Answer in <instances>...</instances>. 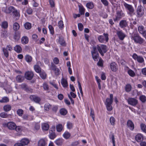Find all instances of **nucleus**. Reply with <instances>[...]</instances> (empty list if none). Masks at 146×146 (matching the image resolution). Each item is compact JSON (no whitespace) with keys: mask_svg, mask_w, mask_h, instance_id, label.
<instances>
[{"mask_svg":"<svg viewBox=\"0 0 146 146\" xmlns=\"http://www.w3.org/2000/svg\"><path fill=\"white\" fill-rule=\"evenodd\" d=\"M93 46L96 47V49L102 56L104 55V53H106L107 51L106 46L104 44L97 45L96 46Z\"/></svg>","mask_w":146,"mask_h":146,"instance_id":"nucleus-1","label":"nucleus"},{"mask_svg":"<svg viewBox=\"0 0 146 146\" xmlns=\"http://www.w3.org/2000/svg\"><path fill=\"white\" fill-rule=\"evenodd\" d=\"M124 5L126 9L128 11L127 13L129 15L131 16H132L135 15V11L132 5L126 3H125L124 4Z\"/></svg>","mask_w":146,"mask_h":146,"instance_id":"nucleus-2","label":"nucleus"},{"mask_svg":"<svg viewBox=\"0 0 146 146\" xmlns=\"http://www.w3.org/2000/svg\"><path fill=\"white\" fill-rule=\"evenodd\" d=\"M103 35L104 36L100 35L98 37L99 41L102 43H104L105 41L107 42L109 40V35L108 34L104 33Z\"/></svg>","mask_w":146,"mask_h":146,"instance_id":"nucleus-3","label":"nucleus"},{"mask_svg":"<svg viewBox=\"0 0 146 146\" xmlns=\"http://www.w3.org/2000/svg\"><path fill=\"white\" fill-rule=\"evenodd\" d=\"M131 38L134 40L135 42L140 44H142L144 41V40L141 38L139 36L137 35L134 36H132Z\"/></svg>","mask_w":146,"mask_h":146,"instance_id":"nucleus-4","label":"nucleus"},{"mask_svg":"<svg viewBox=\"0 0 146 146\" xmlns=\"http://www.w3.org/2000/svg\"><path fill=\"white\" fill-rule=\"evenodd\" d=\"M91 52L92 58L95 61H98V58L99 56V54L95 47L93 46Z\"/></svg>","mask_w":146,"mask_h":146,"instance_id":"nucleus-5","label":"nucleus"},{"mask_svg":"<svg viewBox=\"0 0 146 146\" xmlns=\"http://www.w3.org/2000/svg\"><path fill=\"white\" fill-rule=\"evenodd\" d=\"M91 52L92 58L95 61H98V58L99 56V54L95 47L93 46Z\"/></svg>","mask_w":146,"mask_h":146,"instance_id":"nucleus-6","label":"nucleus"},{"mask_svg":"<svg viewBox=\"0 0 146 146\" xmlns=\"http://www.w3.org/2000/svg\"><path fill=\"white\" fill-rule=\"evenodd\" d=\"M113 100H110L109 98L106 99L105 104L106 105L107 110L109 111H111L113 109L111 104L112 103Z\"/></svg>","mask_w":146,"mask_h":146,"instance_id":"nucleus-7","label":"nucleus"},{"mask_svg":"<svg viewBox=\"0 0 146 146\" xmlns=\"http://www.w3.org/2000/svg\"><path fill=\"white\" fill-rule=\"evenodd\" d=\"M127 101L129 104L133 106H135L138 103L137 100L133 98H129Z\"/></svg>","mask_w":146,"mask_h":146,"instance_id":"nucleus-8","label":"nucleus"},{"mask_svg":"<svg viewBox=\"0 0 146 146\" xmlns=\"http://www.w3.org/2000/svg\"><path fill=\"white\" fill-rule=\"evenodd\" d=\"M7 49L9 51H11L13 49L11 46L10 45H7L6 48H3V51L5 56L6 57H7L9 56V53Z\"/></svg>","mask_w":146,"mask_h":146,"instance_id":"nucleus-9","label":"nucleus"},{"mask_svg":"<svg viewBox=\"0 0 146 146\" xmlns=\"http://www.w3.org/2000/svg\"><path fill=\"white\" fill-rule=\"evenodd\" d=\"M133 58L135 60H136L139 63H142L144 61L143 57L140 56H138L136 54L134 53L132 56Z\"/></svg>","mask_w":146,"mask_h":146,"instance_id":"nucleus-10","label":"nucleus"},{"mask_svg":"<svg viewBox=\"0 0 146 146\" xmlns=\"http://www.w3.org/2000/svg\"><path fill=\"white\" fill-rule=\"evenodd\" d=\"M49 130V137L51 139H54L56 136L54 131L55 130V126L52 127Z\"/></svg>","mask_w":146,"mask_h":146,"instance_id":"nucleus-11","label":"nucleus"},{"mask_svg":"<svg viewBox=\"0 0 146 146\" xmlns=\"http://www.w3.org/2000/svg\"><path fill=\"white\" fill-rule=\"evenodd\" d=\"M137 16L138 17H141L143 15L144 10L143 9V7L141 6H138L137 11Z\"/></svg>","mask_w":146,"mask_h":146,"instance_id":"nucleus-12","label":"nucleus"},{"mask_svg":"<svg viewBox=\"0 0 146 146\" xmlns=\"http://www.w3.org/2000/svg\"><path fill=\"white\" fill-rule=\"evenodd\" d=\"M34 76L33 73L32 72L28 71L25 74V77L28 80H30L32 79Z\"/></svg>","mask_w":146,"mask_h":146,"instance_id":"nucleus-13","label":"nucleus"},{"mask_svg":"<svg viewBox=\"0 0 146 146\" xmlns=\"http://www.w3.org/2000/svg\"><path fill=\"white\" fill-rule=\"evenodd\" d=\"M5 125L9 129L14 130L16 127V125L14 123L11 122L5 124Z\"/></svg>","mask_w":146,"mask_h":146,"instance_id":"nucleus-14","label":"nucleus"},{"mask_svg":"<svg viewBox=\"0 0 146 146\" xmlns=\"http://www.w3.org/2000/svg\"><path fill=\"white\" fill-rule=\"evenodd\" d=\"M119 25L121 28H124L128 26V23L126 20H122L119 22Z\"/></svg>","mask_w":146,"mask_h":146,"instance_id":"nucleus-15","label":"nucleus"},{"mask_svg":"<svg viewBox=\"0 0 146 146\" xmlns=\"http://www.w3.org/2000/svg\"><path fill=\"white\" fill-rule=\"evenodd\" d=\"M117 34L121 40H123L125 37V35L122 32V31H117Z\"/></svg>","mask_w":146,"mask_h":146,"instance_id":"nucleus-16","label":"nucleus"},{"mask_svg":"<svg viewBox=\"0 0 146 146\" xmlns=\"http://www.w3.org/2000/svg\"><path fill=\"white\" fill-rule=\"evenodd\" d=\"M46 140L44 139H40L38 143V146H46Z\"/></svg>","mask_w":146,"mask_h":146,"instance_id":"nucleus-17","label":"nucleus"},{"mask_svg":"<svg viewBox=\"0 0 146 146\" xmlns=\"http://www.w3.org/2000/svg\"><path fill=\"white\" fill-rule=\"evenodd\" d=\"M30 98L31 100L36 103H38L41 100L39 97L34 95L31 96Z\"/></svg>","mask_w":146,"mask_h":146,"instance_id":"nucleus-18","label":"nucleus"},{"mask_svg":"<svg viewBox=\"0 0 146 146\" xmlns=\"http://www.w3.org/2000/svg\"><path fill=\"white\" fill-rule=\"evenodd\" d=\"M110 66L111 69L112 71L116 72L117 70V65L115 62L111 63Z\"/></svg>","mask_w":146,"mask_h":146,"instance_id":"nucleus-19","label":"nucleus"},{"mask_svg":"<svg viewBox=\"0 0 146 146\" xmlns=\"http://www.w3.org/2000/svg\"><path fill=\"white\" fill-rule=\"evenodd\" d=\"M13 14V15L15 17H19L20 14L19 12L16 9H15L14 7H12L11 13Z\"/></svg>","mask_w":146,"mask_h":146,"instance_id":"nucleus-20","label":"nucleus"},{"mask_svg":"<svg viewBox=\"0 0 146 146\" xmlns=\"http://www.w3.org/2000/svg\"><path fill=\"white\" fill-rule=\"evenodd\" d=\"M143 139V137L141 134H137L135 137V139L138 142H141Z\"/></svg>","mask_w":146,"mask_h":146,"instance_id":"nucleus-21","label":"nucleus"},{"mask_svg":"<svg viewBox=\"0 0 146 146\" xmlns=\"http://www.w3.org/2000/svg\"><path fill=\"white\" fill-rule=\"evenodd\" d=\"M127 125L130 129L133 130L134 129V125L131 120H128L127 122Z\"/></svg>","mask_w":146,"mask_h":146,"instance_id":"nucleus-22","label":"nucleus"},{"mask_svg":"<svg viewBox=\"0 0 146 146\" xmlns=\"http://www.w3.org/2000/svg\"><path fill=\"white\" fill-rule=\"evenodd\" d=\"M78 6L79 13L81 15H84L85 11V9L81 4L79 5Z\"/></svg>","mask_w":146,"mask_h":146,"instance_id":"nucleus-23","label":"nucleus"},{"mask_svg":"<svg viewBox=\"0 0 146 146\" xmlns=\"http://www.w3.org/2000/svg\"><path fill=\"white\" fill-rule=\"evenodd\" d=\"M12 7L10 6L8 8L4 7L2 9V11L6 13H11Z\"/></svg>","mask_w":146,"mask_h":146,"instance_id":"nucleus-24","label":"nucleus"},{"mask_svg":"<svg viewBox=\"0 0 146 146\" xmlns=\"http://www.w3.org/2000/svg\"><path fill=\"white\" fill-rule=\"evenodd\" d=\"M49 127V125L46 123H43L42 124V128L43 130L47 131Z\"/></svg>","mask_w":146,"mask_h":146,"instance_id":"nucleus-25","label":"nucleus"},{"mask_svg":"<svg viewBox=\"0 0 146 146\" xmlns=\"http://www.w3.org/2000/svg\"><path fill=\"white\" fill-rule=\"evenodd\" d=\"M14 50L18 53H20L22 51L21 47L19 45H16L14 48Z\"/></svg>","mask_w":146,"mask_h":146,"instance_id":"nucleus-26","label":"nucleus"},{"mask_svg":"<svg viewBox=\"0 0 146 146\" xmlns=\"http://www.w3.org/2000/svg\"><path fill=\"white\" fill-rule=\"evenodd\" d=\"M20 38V33L19 32H15L14 36V39L17 41H18Z\"/></svg>","mask_w":146,"mask_h":146,"instance_id":"nucleus-27","label":"nucleus"},{"mask_svg":"<svg viewBox=\"0 0 146 146\" xmlns=\"http://www.w3.org/2000/svg\"><path fill=\"white\" fill-rule=\"evenodd\" d=\"M24 79V77L21 75H18L16 77L17 81L19 82H23Z\"/></svg>","mask_w":146,"mask_h":146,"instance_id":"nucleus-28","label":"nucleus"},{"mask_svg":"<svg viewBox=\"0 0 146 146\" xmlns=\"http://www.w3.org/2000/svg\"><path fill=\"white\" fill-rule=\"evenodd\" d=\"M20 28V26L17 23H15L13 26V28L14 31H17L19 30Z\"/></svg>","mask_w":146,"mask_h":146,"instance_id":"nucleus-29","label":"nucleus"},{"mask_svg":"<svg viewBox=\"0 0 146 146\" xmlns=\"http://www.w3.org/2000/svg\"><path fill=\"white\" fill-rule=\"evenodd\" d=\"M59 42L61 45L63 46H66V43L64 38L61 36L59 37Z\"/></svg>","mask_w":146,"mask_h":146,"instance_id":"nucleus-30","label":"nucleus"},{"mask_svg":"<svg viewBox=\"0 0 146 146\" xmlns=\"http://www.w3.org/2000/svg\"><path fill=\"white\" fill-rule=\"evenodd\" d=\"M21 143L23 145H27L29 143V141L27 139L24 138L21 140Z\"/></svg>","mask_w":146,"mask_h":146,"instance_id":"nucleus-31","label":"nucleus"},{"mask_svg":"<svg viewBox=\"0 0 146 146\" xmlns=\"http://www.w3.org/2000/svg\"><path fill=\"white\" fill-rule=\"evenodd\" d=\"M61 82L63 86L64 87H66L68 86L67 80L65 79L62 78L61 80Z\"/></svg>","mask_w":146,"mask_h":146,"instance_id":"nucleus-32","label":"nucleus"},{"mask_svg":"<svg viewBox=\"0 0 146 146\" xmlns=\"http://www.w3.org/2000/svg\"><path fill=\"white\" fill-rule=\"evenodd\" d=\"M28 38L26 36H23L21 38V42L23 44H26L28 42Z\"/></svg>","mask_w":146,"mask_h":146,"instance_id":"nucleus-33","label":"nucleus"},{"mask_svg":"<svg viewBox=\"0 0 146 146\" xmlns=\"http://www.w3.org/2000/svg\"><path fill=\"white\" fill-rule=\"evenodd\" d=\"M117 16L119 19H120L125 16V14L123 13L122 11L117 12Z\"/></svg>","mask_w":146,"mask_h":146,"instance_id":"nucleus-34","label":"nucleus"},{"mask_svg":"<svg viewBox=\"0 0 146 146\" xmlns=\"http://www.w3.org/2000/svg\"><path fill=\"white\" fill-rule=\"evenodd\" d=\"M63 128V126L61 124H59L56 126V131L58 132H61Z\"/></svg>","mask_w":146,"mask_h":146,"instance_id":"nucleus-35","label":"nucleus"},{"mask_svg":"<svg viewBox=\"0 0 146 146\" xmlns=\"http://www.w3.org/2000/svg\"><path fill=\"white\" fill-rule=\"evenodd\" d=\"M63 142V140L62 139H58L55 141V143L58 146L62 145Z\"/></svg>","mask_w":146,"mask_h":146,"instance_id":"nucleus-36","label":"nucleus"},{"mask_svg":"<svg viewBox=\"0 0 146 146\" xmlns=\"http://www.w3.org/2000/svg\"><path fill=\"white\" fill-rule=\"evenodd\" d=\"M11 108V105L8 104L5 105L3 107V109L4 111H8L10 110Z\"/></svg>","mask_w":146,"mask_h":146,"instance_id":"nucleus-37","label":"nucleus"},{"mask_svg":"<svg viewBox=\"0 0 146 146\" xmlns=\"http://www.w3.org/2000/svg\"><path fill=\"white\" fill-rule=\"evenodd\" d=\"M86 6L88 9H92L94 7V4L92 2L87 3L86 4Z\"/></svg>","mask_w":146,"mask_h":146,"instance_id":"nucleus-38","label":"nucleus"},{"mask_svg":"<svg viewBox=\"0 0 146 146\" xmlns=\"http://www.w3.org/2000/svg\"><path fill=\"white\" fill-rule=\"evenodd\" d=\"M127 72L129 75L132 77H134L135 76V72L131 69L129 70Z\"/></svg>","mask_w":146,"mask_h":146,"instance_id":"nucleus-39","label":"nucleus"},{"mask_svg":"<svg viewBox=\"0 0 146 146\" xmlns=\"http://www.w3.org/2000/svg\"><path fill=\"white\" fill-rule=\"evenodd\" d=\"M63 137L66 139H68L70 136V134L68 131H66L63 135Z\"/></svg>","mask_w":146,"mask_h":146,"instance_id":"nucleus-40","label":"nucleus"},{"mask_svg":"<svg viewBox=\"0 0 146 146\" xmlns=\"http://www.w3.org/2000/svg\"><path fill=\"white\" fill-rule=\"evenodd\" d=\"M8 26V24L7 22L4 21L2 22L1 26L2 28L5 29L7 28Z\"/></svg>","mask_w":146,"mask_h":146,"instance_id":"nucleus-41","label":"nucleus"},{"mask_svg":"<svg viewBox=\"0 0 146 146\" xmlns=\"http://www.w3.org/2000/svg\"><path fill=\"white\" fill-rule=\"evenodd\" d=\"M39 73L40 77L42 79H45L46 78V75L44 72L41 71Z\"/></svg>","mask_w":146,"mask_h":146,"instance_id":"nucleus-42","label":"nucleus"},{"mask_svg":"<svg viewBox=\"0 0 146 146\" xmlns=\"http://www.w3.org/2000/svg\"><path fill=\"white\" fill-rule=\"evenodd\" d=\"M34 68L35 71L37 73H39L41 71L40 68L38 65H35L34 66Z\"/></svg>","mask_w":146,"mask_h":146,"instance_id":"nucleus-43","label":"nucleus"},{"mask_svg":"<svg viewBox=\"0 0 146 146\" xmlns=\"http://www.w3.org/2000/svg\"><path fill=\"white\" fill-rule=\"evenodd\" d=\"M51 106L50 104L48 103L46 104L44 106V110L46 111H48L49 110L50 108H51Z\"/></svg>","mask_w":146,"mask_h":146,"instance_id":"nucleus-44","label":"nucleus"},{"mask_svg":"<svg viewBox=\"0 0 146 146\" xmlns=\"http://www.w3.org/2000/svg\"><path fill=\"white\" fill-rule=\"evenodd\" d=\"M138 30L139 32L141 33H143L145 31L144 27L142 26H140L138 27Z\"/></svg>","mask_w":146,"mask_h":146,"instance_id":"nucleus-45","label":"nucleus"},{"mask_svg":"<svg viewBox=\"0 0 146 146\" xmlns=\"http://www.w3.org/2000/svg\"><path fill=\"white\" fill-rule=\"evenodd\" d=\"M110 138L112 141L113 146H115V141L114 136L113 134H111L110 135Z\"/></svg>","mask_w":146,"mask_h":146,"instance_id":"nucleus-46","label":"nucleus"},{"mask_svg":"<svg viewBox=\"0 0 146 146\" xmlns=\"http://www.w3.org/2000/svg\"><path fill=\"white\" fill-rule=\"evenodd\" d=\"M25 59L27 62H30L32 61V57L29 55H27L25 57Z\"/></svg>","mask_w":146,"mask_h":146,"instance_id":"nucleus-47","label":"nucleus"},{"mask_svg":"<svg viewBox=\"0 0 146 146\" xmlns=\"http://www.w3.org/2000/svg\"><path fill=\"white\" fill-rule=\"evenodd\" d=\"M142 131L146 133V125L143 123H141L140 125Z\"/></svg>","mask_w":146,"mask_h":146,"instance_id":"nucleus-48","label":"nucleus"},{"mask_svg":"<svg viewBox=\"0 0 146 146\" xmlns=\"http://www.w3.org/2000/svg\"><path fill=\"white\" fill-rule=\"evenodd\" d=\"M40 127V125L39 123H35L34 126V129L36 131H38Z\"/></svg>","mask_w":146,"mask_h":146,"instance_id":"nucleus-49","label":"nucleus"},{"mask_svg":"<svg viewBox=\"0 0 146 146\" xmlns=\"http://www.w3.org/2000/svg\"><path fill=\"white\" fill-rule=\"evenodd\" d=\"M110 122L112 125H114L115 121V118L112 116L110 117Z\"/></svg>","mask_w":146,"mask_h":146,"instance_id":"nucleus-50","label":"nucleus"},{"mask_svg":"<svg viewBox=\"0 0 146 146\" xmlns=\"http://www.w3.org/2000/svg\"><path fill=\"white\" fill-rule=\"evenodd\" d=\"M24 27L25 28L27 29H29L31 27V23H26L24 24Z\"/></svg>","mask_w":146,"mask_h":146,"instance_id":"nucleus-51","label":"nucleus"},{"mask_svg":"<svg viewBox=\"0 0 146 146\" xmlns=\"http://www.w3.org/2000/svg\"><path fill=\"white\" fill-rule=\"evenodd\" d=\"M60 113L61 115H65L67 114V111L65 109L62 108L60 110Z\"/></svg>","mask_w":146,"mask_h":146,"instance_id":"nucleus-52","label":"nucleus"},{"mask_svg":"<svg viewBox=\"0 0 146 146\" xmlns=\"http://www.w3.org/2000/svg\"><path fill=\"white\" fill-rule=\"evenodd\" d=\"M23 110L21 109H19L17 111V113L19 116H22L23 114Z\"/></svg>","mask_w":146,"mask_h":146,"instance_id":"nucleus-53","label":"nucleus"},{"mask_svg":"<svg viewBox=\"0 0 146 146\" xmlns=\"http://www.w3.org/2000/svg\"><path fill=\"white\" fill-rule=\"evenodd\" d=\"M131 86L130 84H127L125 87V90L127 92H129L131 90Z\"/></svg>","mask_w":146,"mask_h":146,"instance_id":"nucleus-54","label":"nucleus"},{"mask_svg":"<svg viewBox=\"0 0 146 146\" xmlns=\"http://www.w3.org/2000/svg\"><path fill=\"white\" fill-rule=\"evenodd\" d=\"M9 101V99L7 97H4L0 100V102L1 103L7 102Z\"/></svg>","mask_w":146,"mask_h":146,"instance_id":"nucleus-55","label":"nucleus"},{"mask_svg":"<svg viewBox=\"0 0 146 146\" xmlns=\"http://www.w3.org/2000/svg\"><path fill=\"white\" fill-rule=\"evenodd\" d=\"M0 116L1 117L5 118L8 117L9 115L4 112H3L0 113Z\"/></svg>","mask_w":146,"mask_h":146,"instance_id":"nucleus-56","label":"nucleus"},{"mask_svg":"<svg viewBox=\"0 0 146 146\" xmlns=\"http://www.w3.org/2000/svg\"><path fill=\"white\" fill-rule=\"evenodd\" d=\"M58 26L60 29H62L64 27V24L63 21H60L58 23Z\"/></svg>","mask_w":146,"mask_h":146,"instance_id":"nucleus-57","label":"nucleus"},{"mask_svg":"<svg viewBox=\"0 0 146 146\" xmlns=\"http://www.w3.org/2000/svg\"><path fill=\"white\" fill-rule=\"evenodd\" d=\"M27 13L29 15L32 14L33 12V10L31 8H28L26 10Z\"/></svg>","mask_w":146,"mask_h":146,"instance_id":"nucleus-58","label":"nucleus"},{"mask_svg":"<svg viewBox=\"0 0 146 146\" xmlns=\"http://www.w3.org/2000/svg\"><path fill=\"white\" fill-rule=\"evenodd\" d=\"M51 68L54 71H55L57 70V72H59V69L56 68V66L53 63H52Z\"/></svg>","mask_w":146,"mask_h":146,"instance_id":"nucleus-59","label":"nucleus"},{"mask_svg":"<svg viewBox=\"0 0 146 146\" xmlns=\"http://www.w3.org/2000/svg\"><path fill=\"white\" fill-rule=\"evenodd\" d=\"M139 99L142 102H145L146 101V97L143 95L140 96Z\"/></svg>","mask_w":146,"mask_h":146,"instance_id":"nucleus-60","label":"nucleus"},{"mask_svg":"<svg viewBox=\"0 0 146 146\" xmlns=\"http://www.w3.org/2000/svg\"><path fill=\"white\" fill-rule=\"evenodd\" d=\"M48 28L50 33L52 35H53L54 33V31L53 27L52 26L50 25L48 26Z\"/></svg>","mask_w":146,"mask_h":146,"instance_id":"nucleus-61","label":"nucleus"},{"mask_svg":"<svg viewBox=\"0 0 146 146\" xmlns=\"http://www.w3.org/2000/svg\"><path fill=\"white\" fill-rule=\"evenodd\" d=\"M43 87L44 90H48L49 89L48 85L46 83H44L43 84Z\"/></svg>","mask_w":146,"mask_h":146,"instance_id":"nucleus-62","label":"nucleus"},{"mask_svg":"<svg viewBox=\"0 0 146 146\" xmlns=\"http://www.w3.org/2000/svg\"><path fill=\"white\" fill-rule=\"evenodd\" d=\"M7 34H8L7 31H6L5 30L2 33L1 36L3 37H5L7 36Z\"/></svg>","mask_w":146,"mask_h":146,"instance_id":"nucleus-63","label":"nucleus"},{"mask_svg":"<svg viewBox=\"0 0 146 146\" xmlns=\"http://www.w3.org/2000/svg\"><path fill=\"white\" fill-rule=\"evenodd\" d=\"M73 125L72 123L69 122H68L67 124V128L69 129L72 128Z\"/></svg>","mask_w":146,"mask_h":146,"instance_id":"nucleus-64","label":"nucleus"}]
</instances>
